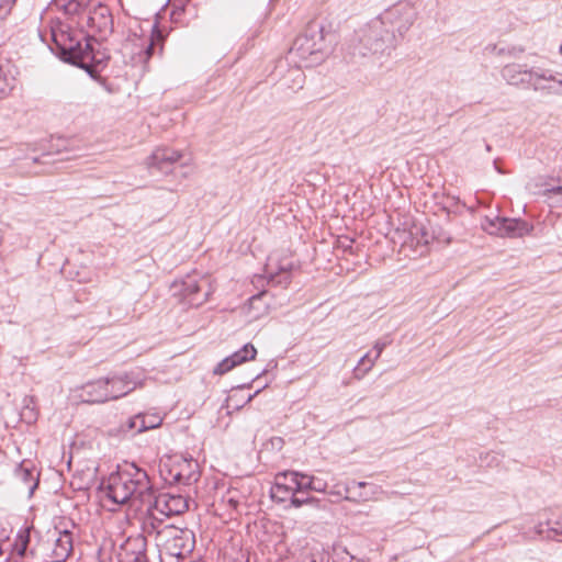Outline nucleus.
<instances>
[{
  "mask_svg": "<svg viewBox=\"0 0 562 562\" xmlns=\"http://www.w3.org/2000/svg\"><path fill=\"white\" fill-rule=\"evenodd\" d=\"M49 49L63 61L77 66L87 71L91 78H97L100 66L109 59V56L95 53L92 46V37H80L71 27L55 19L49 24Z\"/></svg>",
  "mask_w": 562,
  "mask_h": 562,
  "instance_id": "f257e3e1",
  "label": "nucleus"
},
{
  "mask_svg": "<svg viewBox=\"0 0 562 562\" xmlns=\"http://www.w3.org/2000/svg\"><path fill=\"white\" fill-rule=\"evenodd\" d=\"M153 487L147 471L135 463L120 465L100 484V491L113 504L133 506L146 504Z\"/></svg>",
  "mask_w": 562,
  "mask_h": 562,
  "instance_id": "f03ea898",
  "label": "nucleus"
},
{
  "mask_svg": "<svg viewBox=\"0 0 562 562\" xmlns=\"http://www.w3.org/2000/svg\"><path fill=\"white\" fill-rule=\"evenodd\" d=\"M397 47L395 33L384 27L379 18H374L353 31L347 44L348 54L356 57H389Z\"/></svg>",
  "mask_w": 562,
  "mask_h": 562,
  "instance_id": "7ed1b4c3",
  "label": "nucleus"
},
{
  "mask_svg": "<svg viewBox=\"0 0 562 562\" xmlns=\"http://www.w3.org/2000/svg\"><path fill=\"white\" fill-rule=\"evenodd\" d=\"M336 36L317 22H310L293 42L290 54L311 67L322 63L331 52Z\"/></svg>",
  "mask_w": 562,
  "mask_h": 562,
  "instance_id": "20e7f679",
  "label": "nucleus"
},
{
  "mask_svg": "<svg viewBox=\"0 0 562 562\" xmlns=\"http://www.w3.org/2000/svg\"><path fill=\"white\" fill-rule=\"evenodd\" d=\"M155 544L160 562H183L194 550L195 536L188 528L167 526Z\"/></svg>",
  "mask_w": 562,
  "mask_h": 562,
  "instance_id": "39448f33",
  "label": "nucleus"
},
{
  "mask_svg": "<svg viewBox=\"0 0 562 562\" xmlns=\"http://www.w3.org/2000/svg\"><path fill=\"white\" fill-rule=\"evenodd\" d=\"M417 16V9L408 1H400L378 15L379 20L383 22L384 27H389L391 32L395 33L397 46L413 26Z\"/></svg>",
  "mask_w": 562,
  "mask_h": 562,
  "instance_id": "423d86ee",
  "label": "nucleus"
},
{
  "mask_svg": "<svg viewBox=\"0 0 562 562\" xmlns=\"http://www.w3.org/2000/svg\"><path fill=\"white\" fill-rule=\"evenodd\" d=\"M204 284L209 285L207 280L203 278L199 280L196 274H188L181 280H176L171 290L179 302L190 307H199L207 301L211 294L210 286L204 289Z\"/></svg>",
  "mask_w": 562,
  "mask_h": 562,
  "instance_id": "0eeeda50",
  "label": "nucleus"
},
{
  "mask_svg": "<svg viewBox=\"0 0 562 562\" xmlns=\"http://www.w3.org/2000/svg\"><path fill=\"white\" fill-rule=\"evenodd\" d=\"M55 532L57 538L52 549V562H64L74 550L75 539L80 537V526L71 518L60 517Z\"/></svg>",
  "mask_w": 562,
  "mask_h": 562,
  "instance_id": "6e6552de",
  "label": "nucleus"
},
{
  "mask_svg": "<svg viewBox=\"0 0 562 562\" xmlns=\"http://www.w3.org/2000/svg\"><path fill=\"white\" fill-rule=\"evenodd\" d=\"M105 379L109 382L108 392L110 393V401H115L126 396L138 387H143L146 381V375L143 371L135 369L114 373Z\"/></svg>",
  "mask_w": 562,
  "mask_h": 562,
  "instance_id": "1a4fd4ad",
  "label": "nucleus"
},
{
  "mask_svg": "<svg viewBox=\"0 0 562 562\" xmlns=\"http://www.w3.org/2000/svg\"><path fill=\"white\" fill-rule=\"evenodd\" d=\"M502 78L512 86L529 88L532 78H548L555 80V75L541 68L527 69L520 64L505 65L501 71Z\"/></svg>",
  "mask_w": 562,
  "mask_h": 562,
  "instance_id": "9d476101",
  "label": "nucleus"
},
{
  "mask_svg": "<svg viewBox=\"0 0 562 562\" xmlns=\"http://www.w3.org/2000/svg\"><path fill=\"white\" fill-rule=\"evenodd\" d=\"M166 468H168V475L165 476V481L170 484L191 485L198 482L200 477L198 462L192 458H181L173 461L170 465L164 464L160 472L164 473V469Z\"/></svg>",
  "mask_w": 562,
  "mask_h": 562,
  "instance_id": "9b49d317",
  "label": "nucleus"
},
{
  "mask_svg": "<svg viewBox=\"0 0 562 562\" xmlns=\"http://www.w3.org/2000/svg\"><path fill=\"white\" fill-rule=\"evenodd\" d=\"M146 504H150L154 512L158 510L159 515L164 517L182 514L189 507L188 499L184 496L171 493H157L154 487L150 492V499Z\"/></svg>",
  "mask_w": 562,
  "mask_h": 562,
  "instance_id": "f8f14e48",
  "label": "nucleus"
},
{
  "mask_svg": "<svg viewBox=\"0 0 562 562\" xmlns=\"http://www.w3.org/2000/svg\"><path fill=\"white\" fill-rule=\"evenodd\" d=\"M40 532L33 526H25L21 528L12 543V559L18 562V559L24 560L34 559L37 554V540Z\"/></svg>",
  "mask_w": 562,
  "mask_h": 562,
  "instance_id": "ddd939ff",
  "label": "nucleus"
},
{
  "mask_svg": "<svg viewBox=\"0 0 562 562\" xmlns=\"http://www.w3.org/2000/svg\"><path fill=\"white\" fill-rule=\"evenodd\" d=\"M558 536H562V509H544L539 513L531 537L551 540Z\"/></svg>",
  "mask_w": 562,
  "mask_h": 562,
  "instance_id": "4468645a",
  "label": "nucleus"
},
{
  "mask_svg": "<svg viewBox=\"0 0 562 562\" xmlns=\"http://www.w3.org/2000/svg\"><path fill=\"white\" fill-rule=\"evenodd\" d=\"M85 20L89 32L98 35L100 40H105L113 32V16L106 5L99 3L89 11Z\"/></svg>",
  "mask_w": 562,
  "mask_h": 562,
  "instance_id": "2eb2a0df",
  "label": "nucleus"
},
{
  "mask_svg": "<svg viewBox=\"0 0 562 562\" xmlns=\"http://www.w3.org/2000/svg\"><path fill=\"white\" fill-rule=\"evenodd\" d=\"M120 562H147V539L144 535L130 536L117 553Z\"/></svg>",
  "mask_w": 562,
  "mask_h": 562,
  "instance_id": "dca6fc26",
  "label": "nucleus"
},
{
  "mask_svg": "<svg viewBox=\"0 0 562 562\" xmlns=\"http://www.w3.org/2000/svg\"><path fill=\"white\" fill-rule=\"evenodd\" d=\"M300 472L284 471L276 475V482L271 487V497L278 502H285L299 492Z\"/></svg>",
  "mask_w": 562,
  "mask_h": 562,
  "instance_id": "f3484780",
  "label": "nucleus"
},
{
  "mask_svg": "<svg viewBox=\"0 0 562 562\" xmlns=\"http://www.w3.org/2000/svg\"><path fill=\"white\" fill-rule=\"evenodd\" d=\"M183 157L182 151L169 147L157 148L148 157L147 165L149 169H157L162 173H168L172 167Z\"/></svg>",
  "mask_w": 562,
  "mask_h": 562,
  "instance_id": "a211bd4d",
  "label": "nucleus"
},
{
  "mask_svg": "<svg viewBox=\"0 0 562 562\" xmlns=\"http://www.w3.org/2000/svg\"><path fill=\"white\" fill-rule=\"evenodd\" d=\"M108 384L109 382L105 378L89 381L79 389L78 396L82 402L89 404L109 402Z\"/></svg>",
  "mask_w": 562,
  "mask_h": 562,
  "instance_id": "6ab92c4d",
  "label": "nucleus"
},
{
  "mask_svg": "<svg viewBox=\"0 0 562 562\" xmlns=\"http://www.w3.org/2000/svg\"><path fill=\"white\" fill-rule=\"evenodd\" d=\"M257 355V350L251 344L244 345L239 350L235 351L233 355L224 358L221 362L216 364L213 369V373L217 375H223L234 369L235 367L254 360Z\"/></svg>",
  "mask_w": 562,
  "mask_h": 562,
  "instance_id": "aec40b11",
  "label": "nucleus"
},
{
  "mask_svg": "<svg viewBox=\"0 0 562 562\" xmlns=\"http://www.w3.org/2000/svg\"><path fill=\"white\" fill-rule=\"evenodd\" d=\"M139 507H145V510L140 518V528L142 533L146 538L154 537L155 543L157 542V537L162 532V529L168 525H164L162 518L158 517V510L154 512V508L150 504H142Z\"/></svg>",
  "mask_w": 562,
  "mask_h": 562,
  "instance_id": "412c9836",
  "label": "nucleus"
},
{
  "mask_svg": "<svg viewBox=\"0 0 562 562\" xmlns=\"http://www.w3.org/2000/svg\"><path fill=\"white\" fill-rule=\"evenodd\" d=\"M14 474L18 480H20L27 488L30 495L34 493V491L38 486V473L36 472V468L30 460H23L15 469Z\"/></svg>",
  "mask_w": 562,
  "mask_h": 562,
  "instance_id": "4be33fe9",
  "label": "nucleus"
},
{
  "mask_svg": "<svg viewBox=\"0 0 562 562\" xmlns=\"http://www.w3.org/2000/svg\"><path fill=\"white\" fill-rule=\"evenodd\" d=\"M295 263L290 259H283L278 265L276 270L268 271L269 283L286 288L291 283L292 270L295 268Z\"/></svg>",
  "mask_w": 562,
  "mask_h": 562,
  "instance_id": "5701e85b",
  "label": "nucleus"
},
{
  "mask_svg": "<svg viewBox=\"0 0 562 562\" xmlns=\"http://www.w3.org/2000/svg\"><path fill=\"white\" fill-rule=\"evenodd\" d=\"M91 2L92 0H54L55 5L66 15L78 16L79 20L83 19V13ZM77 23L81 26L85 25L81 21H78Z\"/></svg>",
  "mask_w": 562,
  "mask_h": 562,
  "instance_id": "b1692460",
  "label": "nucleus"
},
{
  "mask_svg": "<svg viewBox=\"0 0 562 562\" xmlns=\"http://www.w3.org/2000/svg\"><path fill=\"white\" fill-rule=\"evenodd\" d=\"M15 67L8 59H0V94H9L15 85Z\"/></svg>",
  "mask_w": 562,
  "mask_h": 562,
  "instance_id": "393cba45",
  "label": "nucleus"
},
{
  "mask_svg": "<svg viewBox=\"0 0 562 562\" xmlns=\"http://www.w3.org/2000/svg\"><path fill=\"white\" fill-rule=\"evenodd\" d=\"M529 88L535 92L562 97V78H559L558 76H555V80L548 78H532V82Z\"/></svg>",
  "mask_w": 562,
  "mask_h": 562,
  "instance_id": "a878e982",
  "label": "nucleus"
},
{
  "mask_svg": "<svg viewBox=\"0 0 562 562\" xmlns=\"http://www.w3.org/2000/svg\"><path fill=\"white\" fill-rule=\"evenodd\" d=\"M529 233V226L527 222L518 218H503L501 237H522Z\"/></svg>",
  "mask_w": 562,
  "mask_h": 562,
  "instance_id": "bb28decb",
  "label": "nucleus"
},
{
  "mask_svg": "<svg viewBox=\"0 0 562 562\" xmlns=\"http://www.w3.org/2000/svg\"><path fill=\"white\" fill-rule=\"evenodd\" d=\"M137 434H140L137 414L126 418V420L122 422L117 427H112L108 430V435L111 437H126Z\"/></svg>",
  "mask_w": 562,
  "mask_h": 562,
  "instance_id": "cd10ccee",
  "label": "nucleus"
},
{
  "mask_svg": "<svg viewBox=\"0 0 562 562\" xmlns=\"http://www.w3.org/2000/svg\"><path fill=\"white\" fill-rule=\"evenodd\" d=\"M299 482V492L303 493L306 491H314L318 493L326 492L327 483L321 479H317L312 475L300 473Z\"/></svg>",
  "mask_w": 562,
  "mask_h": 562,
  "instance_id": "c85d7f7f",
  "label": "nucleus"
},
{
  "mask_svg": "<svg viewBox=\"0 0 562 562\" xmlns=\"http://www.w3.org/2000/svg\"><path fill=\"white\" fill-rule=\"evenodd\" d=\"M378 359H374L372 356V351H368L363 355L358 361L357 366L353 369V378L356 380H362L374 367Z\"/></svg>",
  "mask_w": 562,
  "mask_h": 562,
  "instance_id": "c756f323",
  "label": "nucleus"
},
{
  "mask_svg": "<svg viewBox=\"0 0 562 562\" xmlns=\"http://www.w3.org/2000/svg\"><path fill=\"white\" fill-rule=\"evenodd\" d=\"M137 415L140 432L158 428L162 423V417L156 413H138Z\"/></svg>",
  "mask_w": 562,
  "mask_h": 562,
  "instance_id": "7c9ffc66",
  "label": "nucleus"
},
{
  "mask_svg": "<svg viewBox=\"0 0 562 562\" xmlns=\"http://www.w3.org/2000/svg\"><path fill=\"white\" fill-rule=\"evenodd\" d=\"M503 218L504 217L498 215L485 216L481 222V227L484 232H486L490 235L499 236L502 231Z\"/></svg>",
  "mask_w": 562,
  "mask_h": 562,
  "instance_id": "2f4dec72",
  "label": "nucleus"
},
{
  "mask_svg": "<svg viewBox=\"0 0 562 562\" xmlns=\"http://www.w3.org/2000/svg\"><path fill=\"white\" fill-rule=\"evenodd\" d=\"M543 195L551 206H562V184L548 186L543 190Z\"/></svg>",
  "mask_w": 562,
  "mask_h": 562,
  "instance_id": "473e14b6",
  "label": "nucleus"
},
{
  "mask_svg": "<svg viewBox=\"0 0 562 562\" xmlns=\"http://www.w3.org/2000/svg\"><path fill=\"white\" fill-rule=\"evenodd\" d=\"M24 405L21 411V417L27 424H32L37 419V412L32 397H24Z\"/></svg>",
  "mask_w": 562,
  "mask_h": 562,
  "instance_id": "72a5a7b5",
  "label": "nucleus"
},
{
  "mask_svg": "<svg viewBox=\"0 0 562 562\" xmlns=\"http://www.w3.org/2000/svg\"><path fill=\"white\" fill-rule=\"evenodd\" d=\"M288 77L291 78L292 81V85H288V88H290L292 91L295 92L303 88L305 76L300 69L290 70Z\"/></svg>",
  "mask_w": 562,
  "mask_h": 562,
  "instance_id": "f704fd0d",
  "label": "nucleus"
},
{
  "mask_svg": "<svg viewBox=\"0 0 562 562\" xmlns=\"http://www.w3.org/2000/svg\"><path fill=\"white\" fill-rule=\"evenodd\" d=\"M392 342V339L386 336L379 340H376L373 345V348L371 351H376V356H374V359H379L383 352V350Z\"/></svg>",
  "mask_w": 562,
  "mask_h": 562,
  "instance_id": "c9c22d12",
  "label": "nucleus"
},
{
  "mask_svg": "<svg viewBox=\"0 0 562 562\" xmlns=\"http://www.w3.org/2000/svg\"><path fill=\"white\" fill-rule=\"evenodd\" d=\"M16 0H0V20H4L12 11Z\"/></svg>",
  "mask_w": 562,
  "mask_h": 562,
  "instance_id": "e433bc0d",
  "label": "nucleus"
},
{
  "mask_svg": "<svg viewBox=\"0 0 562 562\" xmlns=\"http://www.w3.org/2000/svg\"><path fill=\"white\" fill-rule=\"evenodd\" d=\"M290 502L293 507L300 508L301 506L306 505V504L317 503L318 499H316L315 497H305V498L297 497L295 494V495L291 496Z\"/></svg>",
  "mask_w": 562,
  "mask_h": 562,
  "instance_id": "4c0bfd02",
  "label": "nucleus"
},
{
  "mask_svg": "<svg viewBox=\"0 0 562 562\" xmlns=\"http://www.w3.org/2000/svg\"><path fill=\"white\" fill-rule=\"evenodd\" d=\"M222 502L227 504V506L232 509H237L239 505V501L235 498V496H233L231 492H227L225 495H223Z\"/></svg>",
  "mask_w": 562,
  "mask_h": 562,
  "instance_id": "58836bf2",
  "label": "nucleus"
},
{
  "mask_svg": "<svg viewBox=\"0 0 562 562\" xmlns=\"http://www.w3.org/2000/svg\"><path fill=\"white\" fill-rule=\"evenodd\" d=\"M524 52H525L524 47L513 46V47L507 48V49L501 48V49H498L497 54L498 55L507 54L509 56L517 57L518 55L522 54Z\"/></svg>",
  "mask_w": 562,
  "mask_h": 562,
  "instance_id": "ea45409f",
  "label": "nucleus"
},
{
  "mask_svg": "<svg viewBox=\"0 0 562 562\" xmlns=\"http://www.w3.org/2000/svg\"><path fill=\"white\" fill-rule=\"evenodd\" d=\"M368 485H369V484H368L367 482H356V481H352V482L350 483V485H349V484L345 485L344 490H345V492H346V493H349V491H350V488H351V487L357 486V487L362 488V487H366V486H368Z\"/></svg>",
  "mask_w": 562,
  "mask_h": 562,
  "instance_id": "a19ab883",
  "label": "nucleus"
},
{
  "mask_svg": "<svg viewBox=\"0 0 562 562\" xmlns=\"http://www.w3.org/2000/svg\"><path fill=\"white\" fill-rule=\"evenodd\" d=\"M154 47H155V40L151 38L150 43L147 45V47L145 49L146 59L151 57V55L154 53Z\"/></svg>",
  "mask_w": 562,
  "mask_h": 562,
  "instance_id": "79ce46f5",
  "label": "nucleus"
},
{
  "mask_svg": "<svg viewBox=\"0 0 562 562\" xmlns=\"http://www.w3.org/2000/svg\"><path fill=\"white\" fill-rule=\"evenodd\" d=\"M271 443L273 447L281 449L284 443V440L281 437H273L271 439Z\"/></svg>",
  "mask_w": 562,
  "mask_h": 562,
  "instance_id": "37998d69",
  "label": "nucleus"
},
{
  "mask_svg": "<svg viewBox=\"0 0 562 562\" xmlns=\"http://www.w3.org/2000/svg\"><path fill=\"white\" fill-rule=\"evenodd\" d=\"M555 233L559 240H562V220L555 224Z\"/></svg>",
  "mask_w": 562,
  "mask_h": 562,
  "instance_id": "c03bdc74",
  "label": "nucleus"
},
{
  "mask_svg": "<svg viewBox=\"0 0 562 562\" xmlns=\"http://www.w3.org/2000/svg\"><path fill=\"white\" fill-rule=\"evenodd\" d=\"M263 293H265V292H261V293H259V294H257V295H252V296L250 297V300H251V301H255V300L259 299Z\"/></svg>",
  "mask_w": 562,
  "mask_h": 562,
  "instance_id": "a18cd8bd",
  "label": "nucleus"
},
{
  "mask_svg": "<svg viewBox=\"0 0 562 562\" xmlns=\"http://www.w3.org/2000/svg\"><path fill=\"white\" fill-rule=\"evenodd\" d=\"M359 497L362 499V501H368L369 497L367 495H363V494H359Z\"/></svg>",
  "mask_w": 562,
  "mask_h": 562,
  "instance_id": "49530a36",
  "label": "nucleus"
},
{
  "mask_svg": "<svg viewBox=\"0 0 562 562\" xmlns=\"http://www.w3.org/2000/svg\"><path fill=\"white\" fill-rule=\"evenodd\" d=\"M486 49L495 50V49H496V45H488V46L486 47Z\"/></svg>",
  "mask_w": 562,
  "mask_h": 562,
  "instance_id": "de8ad7c7",
  "label": "nucleus"
},
{
  "mask_svg": "<svg viewBox=\"0 0 562 562\" xmlns=\"http://www.w3.org/2000/svg\"><path fill=\"white\" fill-rule=\"evenodd\" d=\"M40 37L42 38L43 42H46V38L44 37V34L42 32H40Z\"/></svg>",
  "mask_w": 562,
  "mask_h": 562,
  "instance_id": "09e8293b",
  "label": "nucleus"
},
{
  "mask_svg": "<svg viewBox=\"0 0 562 562\" xmlns=\"http://www.w3.org/2000/svg\"><path fill=\"white\" fill-rule=\"evenodd\" d=\"M257 393H258V392H256V393H255V394H252V395H249V396H248L247 402H250V401L252 400V397H254Z\"/></svg>",
  "mask_w": 562,
  "mask_h": 562,
  "instance_id": "8fccbe9b",
  "label": "nucleus"
},
{
  "mask_svg": "<svg viewBox=\"0 0 562 562\" xmlns=\"http://www.w3.org/2000/svg\"><path fill=\"white\" fill-rule=\"evenodd\" d=\"M330 494H335V495L341 496L340 491H337V492H330Z\"/></svg>",
  "mask_w": 562,
  "mask_h": 562,
  "instance_id": "3c124183",
  "label": "nucleus"
},
{
  "mask_svg": "<svg viewBox=\"0 0 562 562\" xmlns=\"http://www.w3.org/2000/svg\"><path fill=\"white\" fill-rule=\"evenodd\" d=\"M3 553L2 546L0 544V555Z\"/></svg>",
  "mask_w": 562,
  "mask_h": 562,
  "instance_id": "603ef678",
  "label": "nucleus"
},
{
  "mask_svg": "<svg viewBox=\"0 0 562 562\" xmlns=\"http://www.w3.org/2000/svg\"><path fill=\"white\" fill-rule=\"evenodd\" d=\"M560 53L562 54V43H561V46H560Z\"/></svg>",
  "mask_w": 562,
  "mask_h": 562,
  "instance_id": "864d4df0",
  "label": "nucleus"
}]
</instances>
